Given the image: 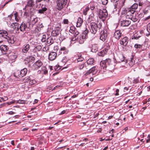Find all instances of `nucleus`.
<instances>
[{"instance_id":"obj_48","label":"nucleus","mask_w":150,"mask_h":150,"mask_svg":"<svg viewBox=\"0 0 150 150\" xmlns=\"http://www.w3.org/2000/svg\"><path fill=\"white\" fill-rule=\"evenodd\" d=\"M36 81L35 80H30L29 81V84L30 85L35 84L36 83Z\"/></svg>"},{"instance_id":"obj_57","label":"nucleus","mask_w":150,"mask_h":150,"mask_svg":"<svg viewBox=\"0 0 150 150\" xmlns=\"http://www.w3.org/2000/svg\"><path fill=\"white\" fill-rule=\"evenodd\" d=\"M76 40H77V38H76V37H75L74 35V36L72 37L71 38V42L75 41Z\"/></svg>"},{"instance_id":"obj_1","label":"nucleus","mask_w":150,"mask_h":150,"mask_svg":"<svg viewBox=\"0 0 150 150\" xmlns=\"http://www.w3.org/2000/svg\"><path fill=\"white\" fill-rule=\"evenodd\" d=\"M102 27V24L99 23L98 24L94 22L91 23L89 26V29L92 33L95 34H96L98 30H100Z\"/></svg>"},{"instance_id":"obj_15","label":"nucleus","mask_w":150,"mask_h":150,"mask_svg":"<svg viewBox=\"0 0 150 150\" xmlns=\"http://www.w3.org/2000/svg\"><path fill=\"white\" fill-rule=\"evenodd\" d=\"M110 49L109 47H107V48H104L103 50L100 51L98 53V55L99 56L103 57L108 52L109 49Z\"/></svg>"},{"instance_id":"obj_51","label":"nucleus","mask_w":150,"mask_h":150,"mask_svg":"<svg viewBox=\"0 0 150 150\" xmlns=\"http://www.w3.org/2000/svg\"><path fill=\"white\" fill-rule=\"evenodd\" d=\"M35 49L38 51H40L42 49V47L40 45H38L36 46Z\"/></svg>"},{"instance_id":"obj_24","label":"nucleus","mask_w":150,"mask_h":150,"mask_svg":"<svg viewBox=\"0 0 150 150\" xmlns=\"http://www.w3.org/2000/svg\"><path fill=\"white\" fill-rule=\"evenodd\" d=\"M141 36V34L137 32L133 35L132 39H137Z\"/></svg>"},{"instance_id":"obj_46","label":"nucleus","mask_w":150,"mask_h":150,"mask_svg":"<svg viewBox=\"0 0 150 150\" xmlns=\"http://www.w3.org/2000/svg\"><path fill=\"white\" fill-rule=\"evenodd\" d=\"M49 45L47 46H45L42 49V51L44 52H46L49 50L50 47Z\"/></svg>"},{"instance_id":"obj_43","label":"nucleus","mask_w":150,"mask_h":150,"mask_svg":"<svg viewBox=\"0 0 150 150\" xmlns=\"http://www.w3.org/2000/svg\"><path fill=\"white\" fill-rule=\"evenodd\" d=\"M30 76H27L24 79V81L25 82H29L30 81Z\"/></svg>"},{"instance_id":"obj_61","label":"nucleus","mask_w":150,"mask_h":150,"mask_svg":"<svg viewBox=\"0 0 150 150\" xmlns=\"http://www.w3.org/2000/svg\"><path fill=\"white\" fill-rule=\"evenodd\" d=\"M79 32L76 30L75 31V32L74 33V35L75 36V37H76L77 35H79Z\"/></svg>"},{"instance_id":"obj_28","label":"nucleus","mask_w":150,"mask_h":150,"mask_svg":"<svg viewBox=\"0 0 150 150\" xmlns=\"http://www.w3.org/2000/svg\"><path fill=\"white\" fill-rule=\"evenodd\" d=\"M86 67L85 65V64L84 63H82V64H78L76 68H78V69L81 70L83 69L84 67Z\"/></svg>"},{"instance_id":"obj_52","label":"nucleus","mask_w":150,"mask_h":150,"mask_svg":"<svg viewBox=\"0 0 150 150\" xmlns=\"http://www.w3.org/2000/svg\"><path fill=\"white\" fill-rule=\"evenodd\" d=\"M102 4L104 5H106L108 2V0H101Z\"/></svg>"},{"instance_id":"obj_33","label":"nucleus","mask_w":150,"mask_h":150,"mask_svg":"<svg viewBox=\"0 0 150 150\" xmlns=\"http://www.w3.org/2000/svg\"><path fill=\"white\" fill-rule=\"evenodd\" d=\"M86 63L88 65H92L94 63V59L93 58H90L86 61Z\"/></svg>"},{"instance_id":"obj_29","label":"nucleus","mask_w":150,"mask_h":150,"mask_svg":"<svg viewBox=\"0 0 150 150\" xmlns=\"http://www.w3.org/2000/svg\"><path fill=\"white\" fill-rule=\"evenodd\" d=\"M40 72L44 74H46L48 73V71L46 69V67L45 66H42L40 70Z\"/></svg>"},{"instance_id":"obj_55","label":"nucleus","mask_w":150,"mask_h":150,"mask_svg":"<svg viewBox=\"0 0 150 150\" xmlns=\"http://www.w3.org/2000/svg\"><path fill=\"white\" fill-rule=\"evenodd\" d=\"M149 142H150V135L149 134L147 137V139H146V143H147Z\"/></svg>"},{"instance_id":"obj_63","label":"nucleus","mask_w":150,"mask_h":150,"mask_svg":"<svg viewBox=\"0 0 150 150\" xmlns=\"http://www.w3.org/2000/svg\"><path fill=\"white\" fill-rule=\"evenodd\" d=\"M119 89H117L116 90V93H115V96H118L119 95Z\"/></svg>"},{"instance_id":"obj_17","label":"nucleus","mask_w":150,"mask_h":150,"mask_svg":"<svg viewBox=\"0 0 150 150\" xmlns=\"http://www.w3.org/2000/svg\"><path fill=\"white\" fill-rule=\"evenodd\" d=\"M8 35L7 32L4 30H0V38L6 39V37Z\"/></svg>"},{"instance_id":"obj_54","label":"nucleus","mask_w":150,"mask_h":150,"mask_svg":"<svg viewBox=\"0 0 150 150\" xmlns=\"http://www.w3.org/2000/svg\"><path fill=\"white\" fill-rule=\"evenodd\" d=\"M147 30L149 32H150V22L147 25Z\"/></svg>"},{"instance_id":"obj_50","label":"nucleus","mask_w":150,"mask_h":150,"mask_svg":"<svg viewBox=\"0 0 150 150\" xmlns=\"http://www.w3.org/2000/svg\"><path fill=\"white\" fill-rule=\"evenodd\" d=\"M25 102L26 101L25 100L19 99V100H17V103L24 104L25 103Z\"/></svg>"},{"instance_id":"obj_19","label":"nucleus","mask_w":150,"mask_h":150,"mask_svg":"<svg viewBox=\"0 0 150 150\" xmlns=\"http://www.w3.org/2000/svg\"><path fill=\"white\" fill-rule=\"evenodd\" d=\"M88 33V31L87 30H86L84 31L83 33L80 35V37L81 38L85 40L87 38V34Z\"/></svg>"},{"instance_id":"obj_14","label":"nucleus","mask_w":150,"mask_h":150,"mask_svg":"<svg viewBox=\"0 0 150 150\" xmlns=\"http://www.w3.org/2000/svg\"><path fill=\"white\" fill-rule=\"evenodd\" d=\"M30 48V45L28 44L24 45L22 48V52L23 53H27Z\"/></svg>"},{"instance_id":"obj_59","label":"nucleus","mask_w":150,"mask_h":150,"mask_svg":"<svg viewBox=\"0 0 150 150\" xmlns=\"http://www.w3.org/2000/svg\"><path fill=\"white\" fill-rule=\"evenodd\" d=\"M69 21L67 19H64L63 20V23L64 24H67L68 23Z\"/></svg>"},{"instance_id":"obj_45","label":"nucleus","mask_w":150,"mask_h":150,"mask_svg":"<svg viewBox=\"0 0 150 150\" xmlns=\"http://www.w3.org/2000/svg\"><path fill=\"white\" fill-rule=\"evenodd\" d=\"M139 82V78H134L133 80V83L134 84H137Z\"/></svg>"},{"instance_id":"obj_62","label":"nucleus","mask_w":150,"mask_h":150,"mask_svg":"<svg viewBox=\"0 0 150 150\" xmlns=\"http://www.w3.org/2000/svg\"><path fill=\"white\" fill-rule=\"evenodd\" d=\"M1 99L2 101H5L8 99V98L7 97H4V98H1Z\"/></svg>"},{"instance_id":"obj_20","label":"nucleus","mask_w":150,"mask_h":150,"mask_svg":"<svg viewBox=\"0 0 150 150\" xmlns=\"http://www.w3.org/2000/svg\"><path fill=\"white\" fill-rule=\"evenodd\" d=\"M60 51L61 53H63L64 54H67L69 52L68 50L65 47H61L60 50Z\"/></svg>"},{"instance_id":"obj_34","label":"nucleus","mask_w":150,"mask_h":150,"mask_svg":"<svg viewBox=\"0 0 150 150\" xmlns=\"http://www.w3.org/2000/svg\"><path fill=\"white\" fill-rule=\"evenodd\" d=\"M98 50V48L97 45L94 44L92 45L91 50L93 52H95Z\"/></svg>"},{"instance_id":"obj_12","label":"nucleus","mask_w":150,"mask_h":150,"mask_svg":"<svg viewBox=\"0 0 150 150\" xmlns=\"http://www.w3.org/2000/svg\"><path fill=\"white\" fill-rule=\"evenodd\" d=\"M57 56V54L55 52H50L48 55V59L50 61L54 60Z\"/></svg>"},{"instance_id":"obj_25","label":"nucleus","mask_w":150,"mask_h":150,"mask_svg":"<svg viewBox=\"0 0 150 150\" xmlns=\"http://www.w3.org/2000/svg\"><path fill=\"white\" fill-rule=\"evenodd\" d=\"M53 43V40L51 37H49L47 39V44L49 45V46L51 45Z\"/></svg>"},{"instance_id":"obj_53","label":"nucleus","mask_w":150,"mask_h":150,"mask_svg":"<svg viewBox=\"0 0 150 150\" xmlns=\"http://www.w3.org/2000/svg\"><path fill=\"white\" fill-rule=\"evenodd\" d=\"M89 19H91L92 21H94L95 20V18H94V14H92L90 15V16L89 17Z\"/></svg>"},{"instance_id":"obj_32","label":"nucleus","mask_w":150,"mask_h":150,"mask_svg":"<svg viewBox=\"0 0 150 150\" xmlns=\"http://www.w3.org/2000/svg\"><path fill=\"white\" fill-rule=\"evenodd\" d=\"M128 64L129 66L132 67L135 64L134 60L133 57L131 58L130 60H129Z\"/></svg>"},{"instance_id":"obj_60","label":"nucleus","mask_w":150,"mask_h":150,"mask_svg":"<svg viewBox=\"0 0 150 150\" xmlns=\"http://www.w3.org/2000/svg\"><path fill=\"white\" fill-rule=\"evenodd\" d=\"M148 12V10L145 8L144 9L143 11V12L144 14H147Z\"/></svg>"},{"instance_id":"obj_49","label":"nucleus","mask_w":150,"mask_h":150,"mask_svg":"<svg viewBox=\"0 0 150 150\" xmlns=\"http://www.w3.org/2000/svg\"><path fill=\"white\" fill-rule=\"evenodd\" d=\"M89 9V8L88 7H87L86 8L85 10L83 11V14L85 15H86L87 14V12Z\"/></svg>"},{"instance_id":"obj_13","label":"nucleus","mask_w":150,"mask_h":150,"mask_svg":"<svg viewBox=\"0 0 150 150\" xmlns=\"http://www.w3.org/2000/svg\"><path fill=\"white\" fill-rule=\"evenodd\" d=\"M6 39L9 43L13 44L14 43L16 40V38L13 36L9 37L7 35L6 37Z\"/></svg>"},{"instance_id":"obj_58","label":"nucleus","mask_w":150,"mask_h":150,"mask_svg":"<svg viewBox=\"0 0 150 150\" xmlns=\"http://www.w3.org/2000/svg\"><path fill=\"white\" fill-rule=\"evenodd\" d=\"M95 6L93 4H91L90 9L91 10H93L95 8Z\"/></svg>"},{"instance_id":"obj_47","label":"nucleus","mask_w":150,"mask_h":150,"mask_svg":"<svg viewBox=\"0 0 150 150\" xmlns=\"http://www.w3.org/2000/svg\"><path fill=\"white\" fill-rule=\"evenodd\" d=\"M46 35H43L42 37V39H41V41L43 42H45L46 41Z\"/></svg>"},{"instance_id":"obj_8","label":"nucleus","mask_w":150,"mask_h":150,"mask_svg":"<svg viewBox=\"0 0 150 150\" xmlns=\"http://www.w3.org/2000/svg\"><path fill=\"white\" fill-rule=\"evenodd\" d=\"M108 16V13L107 10L105 9H100L99 17L100 18L105 19Z\"/></svg>"},{"instance_id":"obj_22","label":"nucleus","mask_w":150,"mask_h":150,"mask_svg":"<svg viewBox=\"0 0 150 150\" xmlns=\"http://www.w3.org/2000/svg\"><path fill=\"white\" fill-rule=\"evenodd\" d=\"M129 19L133 22H135L137 21L138 19V17L136 16V14L134 13Z\"/></svg>"},{"instance_id":"obj_2","label":"nucleus","mask_w":150,"mask_h":150,"mask_svg":"<svg viewBox=\"0 0 150 150\" xmlns=\"http://www.w3.org/2000/svg\"><path fill=\"white\" fill-rule=\"evenodd\" d=\"M135 11V10H131L129 8L127 9L125 8L122 12L120 16H123L124 18L129 19Z\"/></svg>"},{"instance_id":"obj_4","label":"nucleus","mask_w":150,"mask_h":150,"mask_svg":"<svg viewBox=\"0 0 150 150\" xmlns=\"http://www.w3.org/2000/svg\"><path fill=\"white\" fill-rule=\"evenodd\" d=\"M28 72L27 68H24L21 69V71L18 70L14 74V76L16 77H22L25 76Z\"/></svg>"},{"instance_id":"obj_7","label":"nucleus","mask_w":150,"mask_h":150,"mask_svg":"<svg viewBox=\"0 0 150 150\" xmlns=\"http://www.w3.org/2000/svg\"><path fill=\"white\" fill-rule=\"evenodd\" d=\"M128 18L123 17V16H120V24L123 27L127 26L131 23V21L128 20Z\"/></svg>"},{"instance_id":"obj_5","label":"nucleus","mask_w":150,"mask_h":150,"mask_svg":"<svg viewBox=\"0 0 150 150\" xmlns=\"http://www.w3.org/2000/svg\"><path fill=\"white\" fill-rule=\"evenodd\" d=\"M112 62L110 59H106L105 60L102 61L100 63V66L103 69H105L108 66L112 64Z\"/></svg>"},{"instance_id":"obj_3","label":"nucleus","mask_w":150,"mask_h":150,"mask_svg":"<svg viewBox=\"0 0 150 150\" xmlns=\"http://www.w3.org/2000/svg\"><path fill=\"white\" fill-rule=\"evenodd\" d=\"M14 25V27H13L14 29H16L17 28V30L19 31L20 30L23 33L25 32L27 29V26L26 23L23 22L21 24L19 27L18 23H12Z\"/></svg>"},{"instance_id":"obj_21","label":"nucleus","mask_w":150,"mask_h":150,"mask_svg":"<svg viewBox=\"0 0 150 150\" xmlns=\"http://www.w3.org/2000/svg\"><path fill=\"white\" fill-rule=\"evenodd\" d=\"M83 20L80 17H79L76 23V27H79L81 26L83 23Z\"/></svg>"},{"instance_id":"obj_56","label":"nucleus","mask_w":150,"mask_h":150,"mask_svg":"<svg viewBox=\"0 0 150 150\" xmlns=\"http://www.w3.org/2000/svg\"><path fill=\"white\" fill-rule=\"evenodd\" d=\"M29 59L30 60V61L31 62L33 61L35 59V57H34L32 56H30Z\"/></svg>"},{"instance_id":"obj_18","label":"nucleus","mask_w":150,"mask_h":150,"mask_svg":"<svg viewBox=\"0 0 150 150\" xmlns=\"http://www.w3.org/2000/svg\"><path fill=\"white\" fill-rule=\"evenodd\" d=\"M122 35V34L120 30H116L114 33V36L117 39H119Z\"/></svg>"},{"instance_id":"obj_35","label":"nucleus","mask_w":150,"mask_h":150,"mask_svg":"<svg viewBox=\"0 0 150 150\" xmlns=\"http://www.w3.org/2000/svg\"><path fill=\"white\" fill-rule=\"evenodd\" d=\"M77 41L79 44H82L84 42L85 40H83L79 37L77 38Z\"/></svg>"},{"instance_id":"obj_30","label":"nucleus","mask_w":150,"mask_h":150,"mask_svg":"<svg viewBox=\"0 0 150 150\" xmlns=\"http://www.w3.org/2000/svg\"><path fill=\"white\" fill-rule=\"evenodd\" d=\"M27 5L28 6L33 7L34 6L33 0H29L28 1Z\"/></svg>"},{"instance_id":"obj_40","label":"nucleus","mask_w":150,"mask_h":150,"mask_svg":"<svg viewBox=\"0 0 150 150\" xmlns=\"http://www.w3.org/2000/svg\"><path fill=\"white\" fill-rule=\"evenodd\" d=\"M148 42L147 41H145L144 43V46H146V47L145 48L146 50H147L150 48V45H148Z\"/></svg>"},{"instance_id":"obj_39","label":"nucleus","mask_w":150,"mask_h":150,"mask_svg":"<svg viewBox=\"0 0 150 150\" xmlns=\"http://www.w3.org/2000/svg\"><path fill=\"white\" fill-rule=\"evenodd\" d=\"M142 44H139L137 43L135 44L134 45V47L136 49H140L142 47Z\"/></svg>"},{"instance_id":"obj_9","label":"nucleus","mask_w":150,"mask_h":150,"mask_svg":"<svg viewBox=\"0 0 150 150\" xmlns=\"http://www.w3.org/2000/svg\"><path fill=\"white\" fill-rule=\"evenodd\" d=\"M42 65V62L40 60L36 61L33 65L32 68L34 70H37Z\"/></svg>"},{"instance_id":"obj_44","label":"nucleus","mask_w":150,"mask_h":150,"mask_svg":"<svg viewBox=\"0 0 150 150\" xmlns=\"http://www.w3.org/2000/svg\"><path fill=\"white\" fill-rule=\"evenodd\" d=\"M38 21V18L36 17L33 19V20L31 22L32 23L33 25H35L36 23Z\"/></svg>"},{"instance_id":"obj_23","label":"nucleus","mask_w":150,"mask_h":150,"mask_svg":"<svg viewBox=\"0 0 150 150\" xmlns=\"http://www.w3.org/2000/svg\"><path fill=\"white\" fill-rule=\"evenodd\" d=\"M8 49L7 46L5 45H1L0 46V50L1 51L6 52Z\"/></svg>"},{"instance_id":"obj_37","label":"nucleus","mask_w":150,"mask_h":150,"mask_svg":"<svg viewBox=\"0 0 150 150\" xmlns=\"http://www.w3.org/2000/svg\"><path fill=\"white\" fill-rule=\"evenodd\" d=\"M47 10V8L46 7L42 8V9L39 10L38 12L40 13H44V12L46 11Z\"/></svg>"},{"instance_id":"obj_26","label":"nucleus","mask_w":150,"mask_h":150,"mask_svg":"<svg viewBox=\"0 0 150 150\" xmlns=\"http://www.w3.org/2000/svg\"><path fill=\"white\" fill-rule=\"evenodd\" d=\"M117 60L118 62H121L124 61L125 58L123 55L120 54L118 56Z\"/></svg>"},{"instance_id":"obj_16","label":"nucleus","mask_w":150,"mask_h":150,"mask_svg":"<svg viewBox=\"0 0 150 150\" xmlns=\"http://www.w3.org/2000/svg\"><path fill=\"white\" fill-rule=\"evenodd\" d=\"M128 41L127 38L126 37H125L121 39L120 44L121 45L126 46L127 44Z\"/></svg>"},{"instance_id":"obj_10","label":"nucleus","mask_w":150,"mask_h":150,"mask_svg":"<svg viewBox=\"0 0 150 150\" xmlns=\"http://www.w3.org/2000/svg\"><path fill=\"white\" fill-rule=\"evenodd\" d=\"M107 37V32L106 30H101L100 33V39L103 41L106 40Z\"/></svg>"},{"instance_id":"obj_27","label":"nucleus","mask_w":150,"mask_h":150,"mask_svg":"<svg viewBox=\"0 0 150 150\" xmlns=\"http://www.w3.org/2000/svg\"><path fill=\"white\" fill-rule=\"evenodd\" d=\"M60 32V28H58L57 29H56L54 30L52 32L54 36H57L58 35Z\"/></svg>"},{"instance_id":"obj_31","label":"nucleus","mask_w":150,"mask_h":150,"mask_svg":"<svg viewBox=\"0 0 150 150\" xmlns=\"http://www.w3.org/2000/svg\"><path fill=\"white\" fill-rule=\"evenodd\" d=\"M138 6V4L137 3H134L133 5H132L129 8V9H131V10H135L137 8Z\"/></svg>"},{"instance_id":"obj_36","label":"nucleus","mask_w":150,"mask_h":150,"mask_svg":"<svg viewBox=\"0 0 150 150\" xmlns=\"http://www.w3.org/2000/svg\"><path fill=\"white\" fill-rule=\"evenodd\" d=\"M76 30V28L73 26H71L70 28V29L69 30V32L72 33L73 34L75 32V31Z\"/></svg>"},{"instance_id":"obj_38","label":"nucleus","mask_w":150,"mask_h":150,"mask_svg":"<svg viewBox=\"0 0 150 150\" xmlns=\"http://www.w3.org/2000/svg\"><path fill=\"white\" fill-rule=\"evenodd\" d=\"M143 0H134V1L136 2H137L139 3V6H142L144 4L142 1Z\"/></svg>"},{"instance_id":"obj_6","label":"nucleus","mask_w":150,"mask_h":150,"mask_svg":"<svg viewBox=\"0 0 150 150\" xmlns=\"http://www.w3.org/2000/svg\"><path fill=\"white\" fill-rule=\"evenodd\" d=\"M67 0H57L56 1L57 9L61 10L66 6Z\"/></svg>"},{"instance_id":"obj_41","label":"nucleus","mask_w":150,"mask_h":150,"mask_svg":"<svg viewBox=\"0 0 150 150\" xmlns=\"http://www.w3.org/2000/svg\"><path fill=\"white\" fill-rule=\"evenodd\" d=\"M15 17V19L17 22H18L19 21V18L18 16V13L16 12H15V13L14 14Z\"/></svg>"},{"instance_id":"obj_64","label":"nucleus","mask_w":150,"mask_h":150,"mask_svg":"<svg viewBox=\"0 0 150 150\" xmlns=\"http://www.w3.org/2000/svg\"><path fill=\"white\" fill-rule=\"evenodd\" d=\"M43 0H36L35 3L36 4H38L39 2L43 1Z\"/></svg>"},{"instance_id":"obj_42","label":"nucleus","mask_w":150,"mask_h":150,"mask_svg":"<svg viewBox=\"0 0 150 150\" xmlns=\"http://www.w3.org/2000/svg\"><path fill=\"white\" fill-rule=\"evenodd\" d=\"M78 57V58L77 59V61L78 62H82L84 58L82 57L81 55H79V56Z\"/></svg>"},{"instance_id":"obj_11","label":"nucleus","mask_w":150,"mask_h":150,"mask_svg":"<svg viewBox=\"0 0 150 150\" xmlns=\"http://www.w3.org/2000/svg\"><path fill=\"white\" fill-rule=\"evenodd\" d=\"M98 70L96 68V67L94 66L92 67L91 69L88 70L85 74L86 76H87L92 73L93 75L96 74L98 72Z\"/></svg>"}]
</instances>
